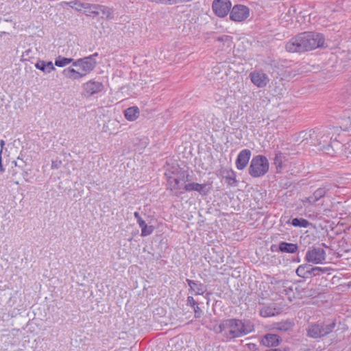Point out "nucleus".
Returning a JSON list of instances; mask_svg holds the SVG:
<instances>
[{
	"label": "nucleus",
	"instance_id": "obj_1",
	"mask_svg": "<svg viewBox=\"0 0 351 351\" xmlns=\"http://www.w3.org/2000/svg\"><path fill=\"white\" fill-rule=\"evenodd\" d=\"M254 330V326L249 321L238 319L223 320L218 326L214 327L217 334H221L224 341L246 335Z\"/></svg>",
	"mask_w": 351,
	"mask_h": 351
},
{
	"label": "nucleus",
	"instance_id": "obj_2",
	"mask_svg": "<svg viewBox=\"0 0 351 351\" xmlns=\"http://www.w3.org/2000/svg\"><path fill=\"white\" fill-rule=\"evenodd\" d=\"M165 176L167 178V190L176 192L177 195L183 191L184 185L190 180L189 172L179 167L165 172Z\"/></svg>",
	"mask_w": 351,
	"mask_h": 351
},
{
	"label": "nucleus",
	"instance_id": "obj_3",
	"mask_svg": "<svg viewBox=\"0 0 351 351\" xmlns=\"http://www.w3.org/2000/svg\"><path fill=\"white\" fill-rule=\"evenodd\" d=\"M269 163L266 156H254L250 164L248 173L252 178H260L265 176L269 171Z\"/></svg>",
	"mask_w": 351,
	"mask_h": 351
},
{
	"label": "nucleus",
	"instance_id": "obj_4",
	"mask_svg": "<svg viewBox=\"0 0 351 351\" xmlns=\"http://www.w3.org/2000/svg\"><path fill=\"white\" fill-rule=\"evenodd\" d=\"M300 34L304 51L324 47L325 37L323 34L314 32H304L300 33Z\"/></svg>",
	"mask_w": 351,
	"mask_h": 351
},
{
	"label": "nucleus",
	"instance_id": "obj_5",
	"mask_svg": "<svg viewBox=\"0 0 351 351\" xmlns=\"http://www.w3.org/2000/svg\"><path fill=\"white\" fill-rule=\"evenodd\" d=\"M349 143L350 142L348 143V145H349ZM350 147V146L347 147L346 145L343 144L339 139H337V138L332 139V137H330L329 144L324 145L323 150L326 154L332 157H348V154H351V150H348Z\"/></svg>",
	"mask_w": 351,
	"mask_h": 351
},
{
	"label": "nucleus",
	"instance_id": "obj_6",
	"mask_svg": "<svg viewBox=\"0 0 351 351\" xmlns=\"http://www.w3.org/2000/svg\"><path fill=\"white\" fill-rule=\"evenodd\" d=\"M335 322L330 323H315L310 325L307 329L308 337L314 339L324 337L330 333L335 327Z\"/></svg>",
	"mask_w": 351,
	"mask_h": 351
},
{
	"label": "nucleus",
	"instance_id": "obj_7",
	"mask_svg": "<svg viewBox=\"0 0 351 351\" xmlns=\"http://www.w3.org/2000/svg\"><path fill=\"white\" fill-rule=\"evenodd\" d=\"M336 189V186L332 184L322 185L314 191L313 195L306 197L303 202L314 204L324 197H330Z\"/></svg>",
	"mask_w": 351,
	"mask_h": 351
},
{
	"label": "nucleus",
	"instance_id": "obj_8",
	"mask_svg": "<svg viewBox=\"0 0 351 351\" xmlns=\"http://www.w3.org/2000/svg\"><path fill=\"white\" fill-rule=\"evenodd\" d=\"M326 254L321 247L313 246L306 253L305 260L313 264H323L326 262Z\"/></svg>",
	"mask_w": 351,
	"mask_h": 351
},
{
	"label": "nucleus",
	"instance_id": "obj_9",
	"mask_svg": "<svg viewBox=\"0 0 351 351\" xmlns=\"http://www.w3.org/2000/svg\"><path fill=\"white\" fill-rule=\"evenodd\" d=\"M231 7L232 3L230 0H214L212 3L213 12L221 18L228 15Z\"/></svg>",
	"mask_w": 351,
	"mask_h": 351
},
{
	"label": "nucleus",
	"instance_id": "obj_10",
	"mask_svg": "<svg viewBox=\"0 0 351 351\" xmlns=\"http://www.w3.org/2000/svg\"><path fill=\"white\" fill-rule=\"evenodd\" d=\"M69 5L71 8H73V5L71 4L77 5V7H75V10L77 11H81L84 10L85 14L87 16H99L98 4H91L88 3H79L76 1H70V2H63Z\"/></svg>",
	"mask_w": 351,
	"mask_h": 351
},
{
	"label": "nucleus",
	"instance_id": "obj_11",
	"mask_svg": "<svg viewBox=\"0 0 351 351\" xmlns=\"http://www.w3.org/2000/svg\"><path fill=\"white\" fill-rule=\"evenodd\" d=\"M250 16V9L243 5H235L230 13V19L236 22L247 19Z\"/></svg>",
	"mask_w": 351,
	"mask_h": 351
},
{
	"label": "nucleus",
	"instance_id": "obj_12",
	"mask_svg": "<svg viewBox=\"0 0 351 351\" xmlns=\"http://www.w3.org/2000/svg\"><path fill=\"white\" fill-rule=\"evenodd\" d=\"M290 156L287 153H283L281 151H276L274 158V165H275L276 172L280 173L283 169L289 166Z\"/></svg>",
	"mask_w": 351,
	"mask_h": 351
},
{
	"label": "nucleus",
	"instance_id": "obj_13",
	"mask_svg": "<svg viewBox=\"0 0 351 351\" xmlns=\"http://www.w3.org/2000/svg\"><path fill=\"white\" fill-rule=\"evenodd\" d=\"M210 189L207 183L199 184L197 182H187L184 185L183 191H180V194L184 192H198L202 195H206L209 193Z\"/></svg>",
	"mask_w": 351,
	"mask_h": 351
},
{
	"label": "nucleus",
	"instance_id": "obj_14",
	"mask_svg": "<svg viewBox=\"0 0 351 351\" xmlns=\"http://www.w3.org/2000/svg\"><path fill=\"white\" fill-rule=\"evenodd\" d=\"M250 78L253 84L258 88H264L269 82L268 75L261 70L251 72Z\"/></svg>",
	"mask_w": 351,
	"mask_h": 351
},
{
	"label": "nucleus",
	"instance_id": "obj_15",
	"mask_svg": "<svg viewBox=\"0 0 351 351\" xmlns=\"http://www.w3.org/2000/svg\"><path fill=\"white\" fill-rule=\"evenodd\" d=\"M98 56L97 53H95L88 56L82 58L81 65V73L85 77L88 73L94 70L97 65V61L95 58Z\"/></svg>",
	"mask_w": 351,
	"mask_h": 351
},
{
	"label": "nucleus",
	"instance_id": "obj_16",
	"mask_svg": "<svg viewBox=\"0 0 351 351\" xmlns=\"http://www.w3.org/2000/svg\"><path fill=\"white\" fill-rule=\"evenodd\" d=\"M301 34H299L297 36L291 38L285 45V49L288 52L291 53H302L304 52V46L302 44V40L301 39Z\"/></svg>",
	"mask_w": 351,
	"mask_h": 351
},
{
	"label": "nucleus",
	"instance_id": "obj_17",
	"mask_svg": "<svg viewBox=\"0 0 351 351\" xmlns=\"http://www.w3.org/2000/svg\"><path fill=\"white\" fill-rule=\"evenodd\" d=\"M251 154V151L248 149H242L239 153L235 161L236 167L238 170H243L247 167Z\"/></svg>",
	"mask_w": 351,
	"mask_h": 351
},
{
	"label": "nucleus",
	"instance_id": "obj_18",
	"mask_svg": "<svg viewBox=\"0 0 351 351\" xmlns=\"http://www.w3.org/2000/svg\"><path fill=\"white\" fill-rule=\"evenodd\" d=\"M83 89L86 95L90 96L101 92L104 85L101 82L89 80L83 84Z\"/></svg>",
	"mask_w": 351,
	"mask_h": 351
},
{
	"label": "nucleus",
	"instance_id": "obj_19",
	"mask_svg": "<svg viewBox=\"0 0 351 351\" xmlns=\"http://www.w3.org/2000/svg\"><path fill=\"white\" fill-rule=\"evenodd\" d=\"M280 337L276 334H267L262 339V343L267 347H276L280 341Z\"/></svg>",
	"mask_w": 351,
	"mask_h": 351
},
{
	"label": "nucleus",
	"instance_id": "obj_20",
	"mask_svg": "<svg viewBox=\"0 0 351 351\" xmlns=\"http://www.w3.org/2000/svg\"><path fill=\"white\" fill-rule=\"evenodd\" d=\"M186 281L191 291H193L195 295H202L206 291V287L202 282L190 279H186Z\"/></svg>",
	"mask_w": 351,
	"mask_h": 351
},
{
	"label": "nucleus",
	"instance_id": "obj_21",
	"mask_svg": "<svg viewBox=\"0 0 351 351\" xmlns=\"http://www.w3.org/2000/svg\"><path fill=\"white\" fill-rule=\"evenodd\" d=\"M279 251L284 253L294 254L298 250L297 244L282 241L278 245Z\"/></svg>",
	"mask_w": 351,
	"mask_h": 351
},
{
	"label": "nucleus",
	"instance_id": "obj_22",
	"mask_svg": "<svg viewBox=\"0 0 351 351\" xmlns=\"http://www.w3.org/2000/svg\"><path fill=\"white\" fill-rule=\"evenodd\" d=\"M35 67L37 69L42 71L44 73H49L56 69L53 64L51 61L46 62L44 60H38L36 63Z\"/></svg>",
	"mask_w": 351,
	"mask_h": 351
},
{
	"label": "nucleus",
	"instance_id": "obj_23",
	"mask_svg": "<svg viewBox=\"0 0 351 351\" xmlns=\"http://www.w3.org/2000/svg\"><path fill=\"white\" fill-rule=\"evenodd\" d=\"M62 75L66 78L75 80H79L84 77L81 71H77L71 67L64 69L62 71Z\"/></svg>",
	"mask_w": 351,
	"mask_h": 351
},
{
	"label": "nucleus",
	"instance_id": "obj_24",
	"mask_svg": "<svg viewBox=\"0 0 351 351\" xmlns=\"http://www.w3.org/2000/svg\"><path fill=\"white\" fill-rule=\"evenodd\" d=\"M139 109L137 106L128 108L124 111V116L128 121H134L136 120L139 116Z\"/></svg>",
	"mask_w": 351,
	"mask_h": 351
},
{
	"label": "nucleus",
	"instance_id": "obj_25",
	"mask_svg": "<svg viewBox=\"0 0 351 351\" xmlns=\"http://www.w3.org/2000/svg\"><path fill=\"white\" fill-rule=\"evenodd\" d=\"M311 265L303 264L298 266L296 269V274L299 277L303 278H311Z\"/></svg>",
	"mask_w": 351,
	"mask_h": 351
},
{
	"label": "nucleus",
	"instance_id": "obj_26",
	"mask_svg": "<svg viewBox=\"0 0 351 351\" xmlns=\"http://www.w3.org/2000/svg\"><path fill=\"white\" fill-rule=\"evenodd\" d=\"M223 178L228 184L236 186L237 183L236 173L232 169H226L223 171Z\"/></svg>",
	"mask_w": 351,
	"mask_h": 351
},
{
	"label": "nucleus",
	"instance_id": "obj_27",
	"mask_svg": "<svg viewBox=\"0 0 351 351\" xmlns=\"http://www.w3.org/2000/svg\"><path fill=\"white\" fill-rule=\"evenodd\" d=\"M293 324L289 321L280 322L274 324V329L279 331L286 332L290 330Z\"/></svg>",
	"mask_w": 351,
	"mask_h": 351
},
{
	"label": "nucleus",
	"instance_id": "obj_28",
	"mask_svg": "<svg viewBox=\"0 0 351 351\" xmlns=\"http://www.w3.org/2000/svg\"><path fill=\"white\" fill-rule=\"evenodd\" d=\"M291 224L294 227L308 228L311 223L304 218H293Z\"/></svg>",
	"mask_w": 351,
	"mask_h": 351
},
{
	"label": "nucleus",
	"instance_id": "obj_29",
	"mask_svg": "<svg viewBox=\"0 0 351 351\" xmlns=\"http://www.w3.org/2000/svg\"><path fill=\"white\" fill-rule=\"evenodd\" d=\"M311 277H314L317 276H320L323 274L328 273L330 270V268L313 267L311 265Z\"/></svg>",
	"mask_w": 351,
	"mask_h": 351
},
{
	"label": "nucleus",
	"instance_id": "obj_30",
	"mask_svg": "<svg viewBox=\"0 0 351 351\" xmlns=\"http://www.w3.org/2000/svg\"><path fill=\"white\" fill-rule=\"evenodd\" d=\"M73 61V58H64L59 56L56 60H55V65L58 67H63L66 65L71 63Z\"/></svg>",
	"mask_w": 351,
	"mask_h": 351
},
{
	"label": "nucleus",
	"instance_id": "obj_31",
	"mask_svg": "<svg viewBox=\"0 0 351 351\" xmlns=\"http://www.w3.org/2000/svg\"><path fill=\"white\" fill-rule=\"evenodd\" d=\"M260 315L263 317L274 316L276 315V309L270 306H265L260 311Z\"/></svg>",
	"mask_w": 351,
	"mask_h": 351
},
{
	"label": "nucleus",
	"instance_id": "obj_32",
	"mask_svg": "<svg viewBox=\"0 0 351 351\" xmlns=\"http://www.w3.org/2000/svg\"><path fill=\"white\" fill-rule=\"evenodd\" d=\"M99 14L102 13L106 16V19H112V9L101 5H99L98 8Z\"/></svg>",
	"mask_w": 351,
	"mask_h": 351
},
{
	"label": "nucleus",
	"instance_id": "obj_33",
	"mask_svg": "<svg viewBox=\"0 0 351 351\" xmlns=\"http://www.w3.org/2000/svg\"><path fill=\"white\" fill-rule=\"evenodd\" d=\"M33 57V51L32 49H27L23 52L21 58L23 61H29Z\"/></svg>",
	"mask_w": 351,
	"mask_h": 351
},
{
	"label": "nucleus",
	"instance_id": "obj_34",
	"mask_svg": "<svg viewBox=\"0 0 351 351\" xmlns=\"http://www.w3.org/2000/svg\"><path fill=\"white\" fill-rule=\"evenodd\" d=\"M154 229V228L152 226H147L146 224V226H145L141 229V236L146 237V236L150 235L153 232Z\"/></svg>",
	"mask_w": 351,
	"mask_h": 351
},
{
	"label": "nucleus",
	"instance_id": "obj_35",
	"mask_svg": "<svg viewBox=\"0 0 351 351\" xmlns=\"http://www.w3.org/2000/svg\"><path fill=\"white\" fill-rule=\"evenodd\" d=\"M61 165H62L61 160H52V162H51V169H58L60 167Z\"/></svg>",
	"mask_w": 351,
	"mask_h": 351
},
{
	"label": "nucleus",
	"instance_id": "obj_36",
	"mask_svg": "<svg viewBox=\"0 0 351 351\" xmlns=\"http://www.w3.org/2000/svg\"><path fill=\"white\" fill-rule=\"evenodd\" d=\"M193 310H194V313H195V317L196 318H199L201 316V314H202V310L201 308L198 306V304L193 306Z\"/></svg>",
	"mask_w": 351,
	"mask_h": 351
},
{
	"label": "nucleus",
	"instance_id": "obj_37",
	"mask_svg": "<svg viewBox=\"0 0 351 351\" xmlns=\"http://www.w3.org/2000/svg\"><path fill=\"white\" fill-rule=\"evenodd\" d=\"M187 304L192 307L198 304L192 296L187 297Z\"/></svg>",
	"mask_w": 351,
	"mask_h": 351
},
{
	"label": "nucleus",
	"instance_id": "obj_38",
	"mask_svg": "<svg viewBox=\"0 0 351 351\" xmlns=\"http://www.w3.org/2000/svg\"><path fill=\"white\" fill-rule=\"evenodd\" d=\"M330 134V133L327 131L326 135L324 134L323 136H321L319 143L321 144L322 143H328V139L329 138Z\"/></svg>",
	"mask_w": 351,
	"mask_h": 351
},
{
	"label": "nucleus",
	"instance_id": "obj_39",
	"mask_svg": "<svg viewBox=\"0 0 351 351\" xmlns=\"http://www.w3.org/2000/svg\"><path fill=\"white\" fill-rule=\"evenodd\" d=\"M82 58H79L76 60H74L72 62L73 66H79L81 69Z\"/></svg>",
	"mask_w": 351,
	"mask_h": 351
},
{
	"label": "nucleus",
	"instance_id": "obj_40",
	"mask_svg": "<svg viewBox=\"0 0 351 351\" xmlns=\"http://www.w3.org/2000/svg\"><path fill=\"white\" fill-rule=\"evenodd\" d=\"M178 0H164L163 1V4H167V5L177 4L178 3Z\"/></svg>",
	"mask_w": 351,
	"mask_h": 351
},
{
	"label": "nucleus",
	"instance_id": "obj_41",
	"mask_svg": "<svg viewBox=\"0 0 351 351\" xmlns=\"http://www.w3.org/2000/svg\"><path fill=\"white\" fill-rule=\"evenodd\" d=\"M137 223L138 224L141 229H142L147 224L146 222L143 219L138 221Z\"/></svg>",
	"mask_w": 351,
	"mask_h": 351
},
{
	"label": "nucleus",
	"instance_id": "obj_42",
	"mask_svg": "<svg viewBox=\"0 0 351 351\" xmlns=\"http://www.w3.org/2000/svg\"><path fill=\"white\" fill-rule=\"evenodd\" d=\"M134 218L136 219L137 222L142 219L140 213L138 212H137V211L134 212Z\"/></svg>",
	"mask_w": 351,
	"mask_h": 351
},
{
	"label": "nucleus",
	"instance_id": "obj_43",
	"mask_svg": "<svg viewBox=\"0 0 351 351\" xmlns=\"http://www.w3.org/2000/svg\"><path fill=\"white\" fill-rule=\"evenodd\" d=\"M5 171V168L3 167V164H2V156H1V154H0V173H2Z\"/></svg>",
	"mask_w": 351,
	"mask_h": 351
},
{
	"label": "nucleus",
	"instance_id": "obj_44",
	"mask_svg": "<svg viewBox=\"0 0 351 351\" xmlns=\"http://www.w3.org/2000/svg\"><path fill=\"white\" fill-rule=\"evenodd\" d=\"M346 90L348 93H351V77L350 78V80L346 85Z\"/></svg>",
	"mask_w": 351,
	"mask_h": 351
},
{
	"label": "nucleus",
	"instance_id": "obj_45",
	"mask_svg": "<svg viewBox=\"0 0 351 351\" xmlns=\"http://www.w3.org/2000/svg\"><path fill=\"white\" fill-rule=\"evenodd\" d=\"M265 351H289V349H287V348H284V349H282V348H273V349L267 350Z\"/></svg>",
	"mask_w": 351,
	"mask_h": 351
},
{
	"label": "nucleus",
	"instance_id": "obj_46",
	"mask_svg": "<svg viewBox=\"0 0 351 351\" xmlns=\"http://www.w3.org/2000/svg\"><path fill=\"white\" fill-rule=\"evenodd\" d=\"M228 36H221V37H218L217 38V40L219 41V42H224L226 40Z\"/></svg>",
	"mask_w": 351,
	"mask_h": 351
},
{
	"label": "nucleus",
	"instance_id": "obj_47",
	"mask_svg": "<svg viewBox=\"0 0 351 351\" xmlns=\"http://www.w3.org/2000/svg\"><path fill=\"white\" fill-rule=\"evenodd\" d=\"M5 145V141L3 140H1L0 141V146H1V151H0V154H2V151H3V148Z\"/></svg>",
	"mask_w": 351,
	"mask_h": 351
},
{
	"label": "nucleus",
	"instance_id": "obj_48",
	"mask_svg": "<svg viewBox=\"0 0 351 351\" xmlns=\"http://www.w3.org/2000/svg\"><path fill=\"white\" fill-rule=\"evenodd\" d=\"M148 1H150V2H152V3L163 4V1L164 0H148Z\"/></svg>",
	"mask_w": 351,
	"mask_h": 351
},
{
	"label": "nucleus",
	"instance_id": "obj_49",
	"mask_svg": "<svg viewBox=\"0 0 351 351\" xmlns=\"http://www.w3.org/2000/svg\"><path fill=\"white\" fill-rule=\"evenodd\" d=\"M14 163L15 167H19V168H21V169H23V167H22V166L19 165L17 164L16 161H14Z\"/></svg>",
	"mask_w": 351,
	"mask_h": 351
},
{
	"label": "nucleus",
	"instance_id": "obj_50",
	"mask_svg": "<svg viewBox=\"0 0 351 351\" xmlns=\"http://www.w3.org/2000/svg\"><path fill=\"white\" fill-rule=\"evenodd\" d=\"M18 160H21L23 162L24 161L23 160V159L21 158V156H19L18 158H17Z\"/></svg>",
	"mask_w": 351,
	"mask_h": 351
},
{
	"label": "nucleus",
	"instance_id": "obj_51",
	"mask_svg": "<svg viewBox=\"0 0 351 351\" xmlns=\"http://www.w3.org/2000/svg\"><path fill=\"white\" fill-rule=\"evenodd\" d=\"M27 173L26 171H25V172L23 173V176H27Z\"/></svg>",
	"mask_w": 351,
	"mask_h": 351
},
{
	"label": "nucleus",
	"instance_id": "obj_52",
	"mask_svg": "<svg viewBox=\"0 0 351 351\" xmlns=\"http://www.w3.org/2000/svg\"><path fill=\"white\" fill-rule=\"evenodd\" d=\"M72 5H73V8H75V7H77V5H75V4H71Z\"/></svg>",
	"mask_w": 351,
	"mask_h": 351
},
{
	"label": "nucleus",
	"instance_id": "obj_53",
	"mask_svg": "<svg viewBox=\"0 0 351 351\" xmlns=\"http://www.w3.org/2000/svg\"><path fill=\"white\" fill-rule=\"evenodd\" d=\"M274 245H272V246H271V251H274Z\"/></svg>",
	"mask_w": 351,
	"mask_h": 351
},
{
	"label": "nucleus",
	"instance_id": "obj_54",
	"mask_svg": "<svg viewBox=\"0 0 351 351\" xmlns=\"http://www.w3.org/2000/svg\"><path fill=\"white\" fill-rule=\"evenodd\" d=\"M349 146L351 147V141L348 143Z\"/></svg>",
	"mask_w": 351,
	"mask_h": 351
},
{
	"label": "nucleus",
	"instance_id": "obj_55",
	"mask_svg": "<svg viewBox=\"0 0 351 351\" xmlns=\"http://www.w3.org/2000/svg\"><path fill=\"white\" fill-rule=\"evenodd\" d=\"M15 184H19V182H18V181H16V182H15Z\"/></svg>",
	"mask_w": 351,
	"mask_h": 351
}]
</instances>
